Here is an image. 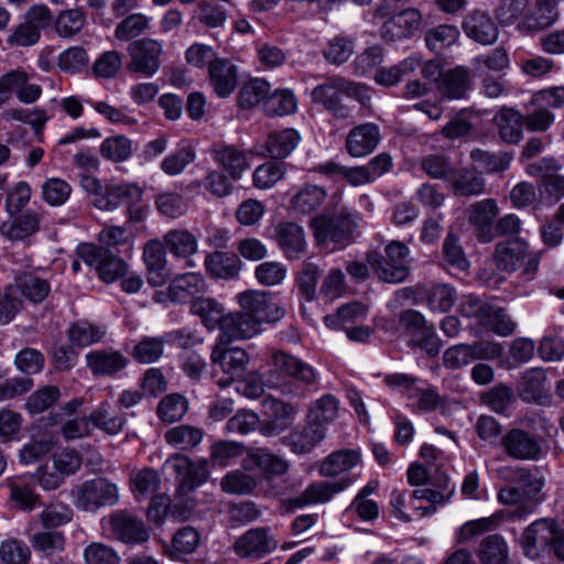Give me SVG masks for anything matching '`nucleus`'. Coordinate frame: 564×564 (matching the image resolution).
I'll use <instances>...</instances> for the list:
<instances>
[{
	"label": "nucleus",
	"mask_w": 564,
	"mask_h": 564,
	"mask_svg": "<svg viewBox=\"0 0 564 564\" xmlns=\"http://www.w3.org/2000/svg\"><path fill=\"white\" fill-rule=\"evenodd\" d=\"M275 239L284 257L289 260H299L306 253L305 231L296 223H280L275 227Z\"/></svg>",
	"instance_id": "obj_20"
},
{
	"label": "nucleus",
	"mask_w": 564,
	"mask_h": 564,
	"mask_svg": "<svg viewBox=\"0 0 564 564\" xmlns=\"http://www.w3.org/2000/svg\"><path fill=\"white\" fill-rule=\"evenodd\" d=\"M546 375L542 368H530L525 370L518 386L520 398L525 402L538 401L544 392Z\"/></svg>",
	"instance_id": "obj_42"
},
{
	"label": "nucleus",
	"mask_w": 564,
	"mask_h": 564,
	"mask_svg": "<svg viewBox=\"0 0 564 564\" xmlns=\"http://www.w3.org/2000/svg\"><path fill=\"white\" fill-rule=\"evenodd\" d=\"M534 344L528 338H517L509 346V355L505 356L503 346L496 343V360L499 367L513 369L528 362L534 355Z\"/></svg>",
	"instance_id": "obj_31"
},
{
	"label": "nucleus",
	"mask_w": 564,
	"mask_h": 564,
	"mask_svg": "<svg viewBox=\"0 0 564 564\" xmlns=\"http://www.w3.org/2000/svg\"><path fill=\"white\" fill-rule=\"evenodd\" d=\"M354 97L361 102L369 100L368 88L361 84L349 82L343 77L328 78L326 83L316 86L312 90V100L321 104L330 111L336 118L346 119L350 112L346 106L340 102V95Z\"/></svg>",
	"instance_id": "obj_3"
},
{
	"label": "nucleus",
	"mask_w": 564,
	"mask_h": 564,
	"mask_svg": "<svg viewBox=\"0 0 564 564\" xmlns=\"http://www.w3.org/2000/svg\"><path fill=\"white\" fill-rule=\"evenodd\" d=\"M466 35L481 44L492 42L494 23L491 18L481 11H475L467 15L463 23Z\"/></svg>",
	"instance_id": "obj_40"
},
{
	"label": "nucleus",
	"mask_w": 564,
	"mask_h": 564,
	"mask_svg": "<svg viewBox=\"0 0 564 564\" xmlns=\"http://www.w3.org/2000/svg\"><path fill=\"white\" fill-rule=\"evenodd\" d=\"M77 254L84 263L94 268L99 279L106 283H112L122 278L128 269V264L122 258L93 243L79 245Z\"/></svg>",
	"instance_id": "obj_6"
},
{
	"label": "nucleus",
	"mask_w": 564,
	"mask_h": 564,
	"mask_svg": "<svg viewBox=\"0 0 564 564\" xmlns=\"http://www.w3.org/2000/svg\"><path fill=\"white\" fill-rule=\"evenodd\" d=\"M499 134L505 142L517 143L522 139L523 116L513 108L503 107L499 112Z\"/></svg>",
	"instance_id": "obj_44"
},
{
	"label": "nucleus",
	"mask_w": 564,
	"mask_h": 564,
	"mask_svg": "<svg viewBox=\"0 0 564 564\" xmlns=\"http://www.w3.org/2000/svg\"><path fill=\"white\" fill-rule=\"evenodd\" d=\"M134 151L133 141L123 134L107 137L99 147L100 155L113 163L129 160Z\"/></svg>",
	"instance_id": "obj_41"
},
{
	"label": "nucleus",
	"mask_w": 564,
	"mask_h": 564,
	"mask_svg": "<svg viewBox=\"0 0 564 564\" xmlns=\"http://www.w3.org/2000/svg\"><path fill=\"white\" fill-rule=\"evenodd\" d=\"M422 14L417 9L409 8L387 20L380 30L386 42H395L412 36L420 30Z\"/></svg>",
	"instance_id": "obj_15"
},
{
	"label": "nucleus",
	"mask_w": 564,
	"mask_h": 564,
	"mask_svg": "<svg viewBox=\"0 0 564 564\" xmlns=\"http://www.w3.org/2000/svg\"><path fill=\"white\" fill-rule=\"evenodd\" d=\"M154 205L162 216L172 219L184 216L188 210V204L185 198L173 192L156 194Z\"/></svg>",
	"instance_id": "obj_52"
},
{
	"label": "nucleus",
	"mask_w": 564,
	"mask_h": 564,
	"mask_svg": "<svg viewBox=\"0 0 564 564\" xmlns=\"http://www.w3.org/2000/svg\"><path fill=\"white\" fill-rule=\"evenodd\" d=\"M143 192L132 183H111L105 186V195L94 199L95 207L102 210H113L120 205H138L142 199Z\"/></svg>",
	"instance_id": "obj_18"
},
{
	"label": "nucleus",
	"mask_w": 564,
	"mask_h": 564,
	"mask_svg": "<svg viewBox=\"0 0 564 564\" xmlns=\"http://www.w3.org/2000/svg\"><path fill=\"white\" fill-rule=\"evenodd\" d=\"M240 311L257 317L261 324L276 323L285 315V310L273 300L269 292L246 290L237 295Z\"/></svg>",
	"instance_id": "obj_8"
},
{
	"label": "nucleus",
	"mask_w": 564,
	"mask_h": 564,
	"mask_svg": "<svg viewBox=\"0 0 564 564\" xmlns=\"http://www.w3.org/2000/svg\"><path fill=\"white\" fill-rule=\"evenodd\" d=\"M360 219L358 212L341 209L333 216H316L310 225L317 245L332 242L335 249H343L352 242Z\"/></svg>",
	"instance_id": "obj_2"
},
{
	"label": "nucleus",
	"mask_w": 564,
	"mask_h": 564,
	"mask_svg": "<svg viewBox=\"0 0 564 564\" xmlns=\"http://www.w3.org/2000/svg\"><path fill=\"white\" fill-rule=\"evenodd\" d=\"M210 361L225 375L217 384L228 387L245 373L250 358L243 348L230 346V341L218 338L212 349Z\"/></svg>",
	"instance_id": "obj_5"
},
{
	"label": "nucleus",
	"mask_w": 564,
	"mask_h": 564,
	"mask_svg": "<svg viewBox=\"0 0 564 564\" xmlns=\"http://www.w3.org/2000/svg\"><path fill=\"white\" fill-rule=\"evenodd\" d=\"M468 220L475 227L480 242H490L494 238V199L487 198L474 203L468 208Z\"/></svg>",
	"instance_id": "obj_26"
},
{
	"label": "nucleus",
	"mask_w": 564,
	"mask_h": 564,
	"mask_svg": "<svg viewBox=\"0 0 564 564\" xmlns=\"http://www.w3.org/2000/svg\"><path fill=\"white\" fill-rule=\"evenodd\" d=\"M149 29V19L140 13L131 14L120 21L115 30L117 40L127 42L141 35Z\"/></svg>",
	"instance_id": "obj_62"
},
{
	"label": "nucleus",
	"mask_w": 564,
	"mask_h": 564,
	"mask_svg": "<svg viewBox=\"0 0 564 564\" xmlns=\"http://www.w3.org/2000/svg\"><path fill=\"white\" fill-rule=\"evenodd\" d=\"M86 17L78 9L62 11L54 21L55 31L62 37H72L85 25Z\"/></svg>",
	"instance_id": "obj_58"
},
{
	"label": "nucleus",
	"mask_w": 564,
	"mask_h": 564,
	"mask_svg": "<svg viewBox=\"0 0 564 564\" xmlns=\"http://www.w3.org/2000/svg\"><path fill=\"white\" fill-rule=\"evenodd\" d=\"M257 480L253 476L241 470H234L226 474L221 481V489L229 495H250L257 487Z\"/></svg>",
	"instance_id": "obj_55"
},
{
	"label": "nucleus",
	"mask_w": 564,
	"mask_h": 564,
	"mask_svg": "<svg viewBox=\"0 0 564 564\" xmlns=\"http://www.w3.org/2000/svg\"><path fill=\"white\" fill-rule=\"evenodd\" d=\"M296 106V98L290 89H276L273 94H269L263 104V109L270 117H281L294 113Z\"/></svg>",
	"instance_id": "obj_47"
},
{
	"label": "nucleus",
	"mask_w": 564,
	"mask_h": 564,
	"mask_svg": "<svg viewBox=\"0 0 564 564\" xmlns=\"http://www.w3.org/2000/svg\"><path fill=\"white\" fill-rule=\"evenodd\" d=\"M494 529L492 517L481 518L466 522L459 530L458 541L464 543L470 539L485 535L477 550V557L481 564H494Z\"/></svg>",
	"instance_id": "obj_14"
},
{
	"label": "nucleus",
	"mask_w": 564,
	"mask_h": 564,
	"mask_svg": "<svg viewBox=\"0 0 564 564\" xmlns=\"http://www.w3.org/2000/svg\"><path fill=\"white\" fill-rule=\"evenodd\" d=\"M325 435L326 427L307 417L306 425L291 432L286 437V443L294 453L307 454L325 438Z\"/></svg>",
	"instance_id": "obj_29"
},
{
	"label": "nucleus",
	"mask_w": 564,
	"mask_h": 564,
	"mask_svg": "<svg viewBox=\"0 0 564 564\" xmlns=\"http://www.w3.org/2000/svg\"><path fill=\"white\" fill-rule=\"evenodd\" d=\"M350 485L349 477H343L336 481H316L307 486L300 496L285 500V506L289 510H294L310 505L326 503L334 495L341 492Z\"/></svg>",
	"instance_id": "obj_11"
},
{
	"label": "nucleus",
	"mask_w": 564,
	"mask_h": 564,
	"mask_svg": "<svg viewBox=\"0 0 564 564\" xmlns=\"http://www.w3.org/2000/svg\"><path fill=\"white\" fill-rule=\"evenodd\" d=\"M212 155L234 181L239 180L250 166L246 153L235 145L214 144Z\"/></svg>",
	"instance_id": "obj_28"
},
{
	"label": "nucleus",
	"mask_w": 564,
	"mask_h": 564,
	"mask_svg": "<svg viewBox=\"0 0 564 564\" xmlns=\"http://www.w3.org/2000/svg\"><path fill=\"white\" fill-rule=\"evenodd\" d=\"M127 52L130 57L127 70L130 73L152 77L162 65L163 44L158 40L151 37L134 40L129 44Z\"/></svg>",
	"instance_id": "obj_7"
},
{
	"label": "nucleus",
	"mask_w": 564,
	"mask_h": 564,
	"mask_svg": "<svg viewBox=\"0 0 564 564\" xmlns=\"http://www.w3.org/2000/svg\"><path fill=\"white\" fill-rule=\"evenodd\" d=\"M15 288L32 303L43 302L51 291V285L47 280L30 273L20 276Z\"/></svg>",
	"instance_id": "obj_48"
},
{
	"label": "nucleus",
	"mask_w": 564,
	"mask_h": 564,
	"mask_svg": "<svg viewBox=\"0 0 564 564\" xmlns=\"http://www.w3.org/2000/svg\"><path fill=\"white\" fill-rule=\"evenodd\" d=\"M552 524L545 520L531 523L521 536V546L525 556L534 560L540 556L541 551L549 547L552 539Z\"/></svg>",
	"instance_id": "obj_27"
},
{
	"label": "nucleus",
	"mask_w": 564,
	"mask_h": 564,
	"mask_svg": "<svg viewBox=\"0 0 564 564\" xmlns=\"http://www.w3.org/2000/svg\"><path fill=\"white\" fill-rule=\"evenodd\" d=\"M164 337H144L133 348L132 357L140 364H152L160 359L164 351Z\"/></svg>",
	"instance_id": "obj_57"
},
{
	"label": "nucleus",
	"mask_w": 564,
	"mask_h": 564,
	"mask_svg": "<svg viewBox=\"0 0 564 564\" xmlns=\"http://www.w3.org/2000/svg\"><path fill=\"white\" fill-rule=\"evenodd\" d=\"M325 187L307 184L301 188L291 199V208L299 214L308 215L316 212L326 200Z\"/></svg>",
	"instance_id": "obj_36"
},
{
	"label": "nucleus",
	"mask_w": 564,
	"mask_h": 564,
	"mask_svg": "<svg viewBox=\"0 0 564 564\" xmlns=\"http://www.w3.org/2000/svg\"><path fill=\"white\" fill-rule=\"evenodd\" d=\"M469 86L467 69L456 67L442 74L437 88L442 98L463 99L466 97Z\"/></svg>",
	"instance_id": "obj_33"
},
{
	"label": "nucleus",
	"mask_w": 564,
	"mask_h": 564,
	"mask_svg": "<svg viewBox=\"0 0 564 564\" xmlns=\"http://www.w3.org/2000/svg\"><path fill=\"white\" fill-rule=\"evenodd\" d=\"M160 476L153 468L147 467L131 475L130 487L137 500L155 496L160 487Z\"/></svg>",
	"instance_id": "obj_45"
},
{
	"label": "nucleus",
	"mask_w": 564,
	"mask_h": 564,
	"mask_svg": "<svg viewBox=\"0 0 564 564\" xmlns=\"http://www.w3.org/2000/svg\"><path fill=\"white\" fill-rule=\"evenodd\" d=\"M162 242L174 258L185 260L188 268H194L192 257L198 251V239L186 228H173L162 236Z\"/></svg>",
	"instance_id": "obj_19"
},
{
	"label": "nucleus",
	"mask_w": 564,
	"mask_h": 564,
	"mask_svg": "<svg viewBox=\"0 0 564 564\" xmlns=\"http://www.w3.org/2000/svg\"><path fill=\"white\" fill-rule=\"evenodd\" d=\"M420 169L433 180H448L454 172L451 158L443 153H432L422 156Z\"/></svg>",
	"instance_id": "obj_50"
},
{
	"label": "nucleus",
	"mask_w": 564,
	"mask_h": 564,
	"mask_svg": "<svg viewBox=\"0 0 564 564\" xmlns=\"http://www.w3.org/2000/svg\"><path fill=\"white\" fill-rule=\"evenodd\" d=\"M186 412L187 400L178 393L165 395L156 409L158 416L166 423L180 421Z\"/></svg>",
	"instance_id": "obj_54"
},
{
	"label": "nucleus",
	"mask_w": 564,
	"mask_h": 564,
	"mask_svg": "<svg viewBox=\"0 0 564 564\" xmlns=\"http://www.w3.org/2000/svg\"><path fill=\"white\" fill-rule=\"evenodd\" d=\"M262 325L257 317L247 313L230 312L223 321L219 338L227 341L248 340L262 332Z\"/></svg>",
	"instance_id": "obj_16"
},
{
	"label": "nucleus",
	"mask_w": 564,
	"mask_h": 564,
	"mask_svg": "<svg viewBox=\"0 0 564 564\" xmlns=\"http://www.w3.org/2000/svg\"><path fill=\"white\" fill-rule=\"evenodd\" d=\"M9 218L0 227L1 234L12 240L19 241L36 234L44 220V212L40 208H28L24 212L9 214Z\"/></svg>",
	"instance_id": "obj_12"
},
{
	"label": "nucleus",
	"mask_w": 564,
	"mask_h": 564,
	"mask_svg": "<svg viewBox=\"0 0 564 564\" xmlns=\"http://www.w3.org/2000/svg\"><path fill=\"white\" fill-rule=\"evenodd\" d=\"M191 312L197 315L203 325L209 330L221 329V324L227 314L225 307L213 297L200 296L193 301Z\"/></svg>",
	"instance_id": "obj_34"
},
{
	"label": "nucleus",
	"mask_w": 564,
	"mask_h": 564,
	"mask_svg": "<svg viewBox=\"0 0 564 564\" xmlns=\"http://www.w3.org/2000/svg\"><path fill=\"white\" fill-rule=\"evenodd\" d=\"M354 37L340 34L329 40L324 57L334 65H341L354 54Z\"/></svg>",
	"instance_id": "obj_56"
},
{
	"label": "nucleus",
	"mask_w": 564,
	"mask_h": 564,
	"mask_svg": "<svg viewBox=\"0 0 564 564\" xmlns=\"http://www.w3.org/2000/svg\"><path fill=\"white\" fill-rule=\"evenodd\" d=\"M300 133L294 129H284L269 134L265 141V150L272 159H284L289 156L299 145Z\"/></svg>",
	"instance_id": "obj_38"
},
{
	"label": "nucleus",
	"mask_w": 564,
	"mask_h": 564,
	"mask_svg": "<svg viewBox=\"0 0 564 564\" xmlns=\"http://www.w3.org/2000/svg\"><path fill=\"white\" fill-rule=\"evenodd\" d=\"M30 543L36 552L50 557L64 551L65 536L57 531H43L34 533Z\"/></svg>",
	"instance_id": "obj_51"
},
{
	"label": "nucleus",
	"mask_w": 564,
	"mask_h": 564,
	"mask_svg": "<svg viewBox=\"0 0 564 564\" xmlns=\"http://www.w3.org/2000/svg\"><path fill=\"white\" fill-rule=\"evenodd\" d=\"M0 557L6 564H28L31 551L22 541L9 539L0 546Z\"/></svg>",
	"instance_id": "obj_64"
},
{
	"label": "nucleus",
	"mask_w": 564,
	"mask_h": 564,
	"mask_svg": "<svg viewBox=\"0 0 564 564\" xmlns=\"http://www.w3.org/2000/svg\"><path fill=\"white\" fill-rule=\"evenodd\" d=\"M272 361L278 371L303 384L311 386L317 380V372L313 367L295 356L284 351H275Z\"/></svg>",
	"instance_id": "obj_23"
},
{
	"label": "nucleus",
	"mask_w": 564,
	"mask_h": 564,
	"mask_svg": "<svg viewBox=\"0 0 564 564\" xmlns=\"http://www.w3.org/2000/svg\"><path fill=\"white\" fill-rule=\"evenodd\" d=\"M70 497L78 510L96 512L117 505L120 495L115 482L105 477H96L73 486Z\"/></svg>",
	"instance_id": "obj_4"
},
{
	"label": "nucleus",
	"mask_w": 564,
	"mask_h": 564,
	"mask_svg": "<svg viewBox=\"0 0 564 564\" xmlns=\"http://www.w3.org/2000/svg\"><path fill=\"white\" fill-rule=\"evenodd\" d=\"M506 454L518 460H540L546 454L541 438L522 429H512L501 438Z\"/></svg>",
	"instance_id": "obj_9"
},
{
	"label": "nucleus",
	"mask_w": 564,
	"mask_h": 564,
	"mask_svg": "<svg viewBox=\"0 0 564 564\" xmlns=\"http://www.w3.org/2000/svg\"><path fill=\"white\" fill-rule=\"evenodd\" d=\"M367 262L378 278L387 283H400L409 275V267L406 264H397L375 251L367 253Z\"/></svg>",
	"instance_id": "obj_37"
},
{
	"label": "nucleus",
	"mask_w": 564,
	"mask_h": 564,
	"mask_svg": "<svg viewBox=\"0 0 564 564\" xmlns=\"http://www.w3.org/2000/svg\"><path fill=\"white\" fill-rule=\"evenodd\" d=\"M89 369L97 375L112 376L122 370L128 359L119 351L95 350L86 356Z\"/></svg>",
	"instance_id": "obj_32"
},
{
	"label": "nucleus",
	"mask_w": 564,
	"mask_h": 564,
	"mask_svg": "<svg viewBox=\"0 0 564 564\" xmlns=\"http://www.w3.org/2000/svg\"><path fill=\"white\" fill-rule=\"evenodd\" d=\"M112 534L123 543L137 544L149 540L144 522L128 510H118L109 516Z\"/></svg>",
	"instance_id": "obj_13"
},
{
	"label": "nucleus",
	"mask_w": 564,
	"mask_h": 564,
	"mask_svg": "<svg viewBox=\"0 0 564 564\" xmlns=\"http://www.w3.org/2000/svg\"><path fill=\"white\" fill-rule=\"evenodd\" d=\"M204 267L213 279L231 280L239 275L242 262L234 252L215 251L206 254Z\"/></svg>",
	"instance_id": "obj_25"
},
{
	"label": "nucleus",
	"mask_w": 564,
	"mask_h": 564,
	"mask_svg": "<svg viewBox=\"0 0 564 564\" xmlns=\"http://www.w3.org/2000/svg\"><path fill=\"white\" fill-rule=\"evenodd\" d=\"M427 305L434 312H447L456 302V292L448 284L433 285L426 293Z\"/></svg>",
	"instance_id": "obj_61"
},
{
	"label": "nucleus",
	"mask_w": 564,
	"mask_h": 564,
	"mask_svg": "<svg viewBox=\"0 0 564 564\" xmlns=\"http://www.w3.org/2000/svg\"><path fill=\"white\" fill-rule=\"evenodd\" d=\"M207 292V283L200 273L187 272L175 276L169 284L167 296L175 303H193Z\"/></svg>",
	"instance_id": "obj_21"
},
{
	"label": "nucleus",
	"mask_w": 564,
	"mask_h": 564,
	"mask_svg": "<svg viewBox=\"0 0 564 564\" xmlns=\"http://www.w3.org/2000/svg\"><path fill=\"white\" fill-rule=\"evenodd\" d=\"M202 438L203 431L191 425H178L165 433L166 442L183 451L195 447Z\"/></svg>",
	"instance_id": "obj_53"
},
{
	"label": "nucleus",
	"mask_w": 564,
	"mask_h": 564,
	"mask_svg": "<svg viewBox=\"0 0 564 564\" xmlns=\"http://www.w3.org/2000/svg\"><path fill=\"white\" fill-rule=\"evenodd\" d=\"M90 424L109 435L119 434L126 424L122 414L111 410L109 403H101L88 416Z\"/></svg>",
	"instance_id": "obj_39"
},
{
	"label": "nucleus",
	"mask_w": 564,
	"mask_h": 564,
	"mask_svg": "<svg viewBox=\"0 0 564 564\" xmlns=\"http://www.w3.org/2000/svg\"><path fill=\"white\" fill-rule=\"evenodd\" d=\"M42 198L50 206H62L72 194V186L59 177L47 178L42 184Z\"/></svg>",
	"instance_id": "obj_60"
},
{
	"label": "nucleus",
	"mask_w": 564,
	"mask_h": 564,
	"mask_svg": "<svg viewBox=\"0 0 564 564\" xmlns=\"http://www.w3.org/2000/svg\"><path fill=\"white\" fill-rule=\"evenodd\" d=\"M209 83L220 98L229 97L237 87V67L227 58H219L208 69Z\"/></svg>",
	"instance_id": "obj_24"
},
{
	"label": "nucleus",
	"mask_w": 564,
	"mask_h": 564,
	"mask_svg": "<svg viewBox=\"0 0 564 564\" xmlns=\"http://www.w3.org/2000/svg\"><path fill=\"white\" fill-rule=\"evenodd\" d=\"M106 328L100 325L91 324L87 321H78L68 329V338L73 345L87 347L102 339Z\"/></svg>",
	"instance_id": "obj_46"
},
{
	"label": "nucleus",
	"mask_w": 564,
	"mask_h": 564,
	"mask_svg": "<svg viewBox=\"0 0 564 564\" xmlns=\"http://www.w3.org/2000/svg\"><path fill=\"white\" fill-rule=\"evenodd\" d=\"M270 93V84L261 78L247 82L239 90L238 105L240 108H251L261 101H265Z\"/></svg>",
	"instance_id": "obj_49"
},
{
	"label": "nucleus",
	"mask_w": 564,
	"mask_h": 564,
	"mask_svg": "<svg viewBox=\"0 0 564 564\" xmlns=\"http://www.w3.org/2000/svg\"><path fill=\"white\" fill-rule=\"evenodd\" d=\"M172 467L180 479L178 490L187 494L200 485L208 478V468L206 460L192 462L185 455H174L171 458Z\"/></svg>",
	"instance_id": "obj_17"
},
{
	"label": "nucleus",
	"mask_w": 564,
	"mask_h": 564,
	"mask_svg": "<svg viewBox=\"0 0 564 564\" xmlns=\"http://www.w3.org/2000/svg\"><path fill=\"white\" fill-rule=\"evenodd\" d=\"M380 139L381 134L377 124L362 123L348 132L345 147L350 156L362 158L375 151Z\"/></svg>",
	"instance_id": "obj_22"
},
{
	"label": "nucleus",
	"mask_w": 564,
	"mask_h": 564,
	"mask_svg": "<svg viewBox=\"0 0 564 564\" xmlns=\"http://www.w3.org/2000/svg\"><path fill=\"white\" fill-rule=\"evenodd\" d=\"M541 256L529 252L523 240L514 239L499 242L496 246V284L508 280L520 270L517 279L520 282L532 281L539 270Z\"/></svg>",
	"instance_id": "obj_1"
},
{
	"label": "nucleus",
	"mask_w": 564,
	"mask_h": 564,
	"mask_svg": "<svg viewBox=\"0 0 564 564\" xmlns=\"http://www.w3.org/2000/svg\"><path fill=\"white\" fill-rule=\"evenodd\" d=\"M278 547V541L269 528H253L240 535L232 545L241 558L261 560Z\"/></svg>",
	"instance_id": "obj_10"
},
{
	"label": "nucleus",
	"mask_w": 564,
	"mask_h": 564,
	"mask_svg": "<svg viewBox=\"0 0 564 564\" xmlns=\"http://www.w3.org/2000/svg\"><path fill=\"white\" fill-rule=\"evenodd\" d=\"M338 413V401L332 394H325L310 408L308 419L324 426L334 421Z\"/></svg>",
	"instance_id": "obj_59"
},
{
	"label": "nucleus",
	"mask_w": 564,
	"mask_h": 564,
	"mask_svg": "<svg viewBox=\"0 0 564 564\" xmlns=\"http://www.w3.org/2000/svg\"><path fill=\"white\" fill-rule=\"evenodd\" d=\"M360 462V453L357 449L344 448L329 454L319 466V474L323 477H336L337 475L351 469Z\"/></svg>",
	"instance_id": "obj_35"
},
{
	"label": "nucleus",
	"mask_w": 564,
	"mask_h": 564,
	"mask_svg": "<svg viewBox=\"0 0 564 564\" xmlns=\"http://www.w3.org/2000/svg\"><path fill=\"white\" fill-rule=\"evenodd\" d=\"M451 189L456 196H476L485 189V178L474 169H455L449 178Z\"/></svg>",
	"instance_id": "obj_30"
},
{
	"label": "nucleus",
	"mask_w": 564,
	"mask_h": 564,
	"mask_svg": "<svg viewBox=\"0 0 564 564\" xmlns=\"http://www.w3.org/2000/svg\"><path fill=\"white\" fill-rule=\"evenodd\" d=\"M32 188L30 184L25 181L18 182L6 196V212L7 214H17L19 212H24L28 208V204L31 200Z\"/></svg>",
	"instance_id": "obj_63"
},
{
	"label": "nucleus",
	"mask_w": 564,
	"mask_h": 564,
	"mask_svg": "<svg viewBox=\"0 0 564 564\" xmlns=\"http://www.w3.org/2000/svg\"><path fill=\"white\" fill-rule=\"evenodd\" d=\"M459 313L465 317L475 318L476 325L486 330L494 329V308L478 297H465L459 305Z\"/></svg>",
	"instance_id": "obj_43"
}]
</instances>
